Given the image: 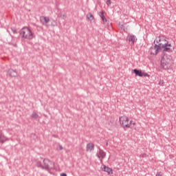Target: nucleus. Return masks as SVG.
<instances>
[{
    "label": "nucleus",
    "instance_id": "obj_19",
    "mask_svg": "<svg viewBox=\"0 0 176 176\" xmlns=\"http://www.w3.org/2000/svg\"><path fill=\"white\" fill-rule=\"evenodd\" d=\"M36 166L37 167H40V168H42V167H43V164H42V162H41L40 161H37Z\"/></svg>",
    "mask_w": 176,
    "mask_h": 176
},
{
    "label": "nucleus",
    "instance_id": "obj_24",
    "mask_svg": "<svg viewBox=\"0 0 176 176\" xmlns=\"http://www.w3.org/2000/svg\"><path fill=\"white\" fill-rule=\"evenodd\" d=\"M103 24H108V20L105 19V17H104L103 19H102Z\"/></svg>",
    "mask_w": 176,
    "mask_h": 176
},
{
    "label": "nucleus",
    "instance_id": "obj_20",
    "mask_svg": "<svg viewBox=\"0 0 176 176\" xmlns=\"http://www.w3.org/2000/svg\"><path fill=\"white\" fill-rule=\"evenodd\" d=\"M51 25L52 27H56L57 25V21H56L54 19H53L52 22L51 23Z\"/></svg>",
    "mask_w": 176,
    "mask_h": 176
},
{
    "label": "nucleus",
    "instance_id": "obj_1",
    "mask_svg": "<svg viewBox=\"0 0 176 176\" xmlns=\"http://www.w3.org/2000/svg\"><path fill=\"white\" fill-rule=\"evenodd\" d=\"M19 35L23 38V39H28L31 41L34 39V32L28 27H23L19 32Z\"/></svg>",
    "mask_w": 176,
    "mask_h": 176
},
{
    "label": "nucleus",
    "instance_id": "obj_26",
    "mask_svg": "<svg viewBox=\"0 0 176 176\" xmlns=\"http://www.w3.org/2000/svg\"><path fill=\"white\" fill-rule=\"evenodd\" d=\"M162 175H163V173H162V172H159V173H156V175H155V176H162Z\"/></svg>",
    "mask_w": 176,
    "mask_h": 176
},
{
    "label": "nucleus",
    "instance_id": "obj_5",
    "mask_svg": "<svg viewBox=\"0 0 176 176\" xmlns=\"http://www.w3.org/2000/svg\"><path fill=\"white\" fill-rule=\"evenodd\" d=\"M133 74H135V76H140V78H142V76L149 78L151 75L148 74V73L143 72L141 69H135L132 70Z\"/></svg>",
    "mask_w": 176,
    "mask_h": 176
},
{
    "label": "nucleus",
    "instance_id": "obj_4",
    "mask_svg": "<svg viewBox=\"0 0 176 176\" xmlns=\"http://www.w3.org/2000/svg\"><path fill=\"white\" fill-rule=\"evenodd\" d=\"M53 167H54V164H53L52 161H50L49 159L43 160L42 170H45V171H50Z\"/></svg>",
    "mask_w": 176,
    "mask_h": 176
},
{
    "label": "nucleus",
    "instance_id": "obj_6",
    "mask_svg": "<svg viewBox=\"0 0 176 176\" xmlns=\"http://www.w3.org/2000/svg\"><path fill=\"white\" fill-rule=\"evenodd\" d=\"M162 47L163 49L164 53H173V50H171V47H173V45H171V43H166L162 44Z\"/></svg>",
    "mask_w": 176,
    "mask_h": 176
},
{
    "label": "nucleus",
    "instance_id": "obj_12",
    "mask_svg": "<svg viewBox=\"0 0 176 176\" xmlns=\"http://www.w3.org/2000/svg\"><path fill=\"white\" fill-rule=\"evenodd\" d=\"M87 152H91V151H94V144L89 143L87 144L86 147Z\"/></svg>",
    "mask_w": 176,
    "mask_h": 176
},
{
    "label": "nucleus",
    "instance_id": "obj_9",
    "mask_svg": "<svg viewBox=\"0 0 176 176\" xmlns=\"http://www.w3.org/2000/svg\"><path fill=\"white\" fill-rule=\"evenodd\" d=\"M164 43H169L168 41L167 40H166V38H162V40L161 41V43H160L159 44H155V47L157 48V50H162V49L163 48V45H164Z\"/></svg>",
    "mask_w": 176,
    "mask_h": 176
},
{
    "label": "nucleus",
    "instance_id": "obj_21",
    "mask_svg": "<svg viewBox=\"0 0 176 176\" xmlns=\"http://www.w3.org/2000/svg\"><path fill=\"white\" fill-rule=\"evenodd\" d=\"M98 14H99L100 17H101V19H104V17H105L104 16V11H101V12H98Z\"/></svg>",
    "mask_w": 176,
    "mask_h": 176
},
{
    "label": "nucleus",
    "instance_id": "obj_22",
    "mask_svg": "<svg viewBox=\"0 0 176 176\" xmlns=\"http://www.w3.org/2000/svg\"><path fill=\"white\" fill-rule=\"evenodd\" d=\"M56 149H57L58 151H63V149H64V148H63V146H61L60 144H58V145L57 146Z\"/></svg>",
    "mask_w": 176,
    "mask_h": 176
},
{
    "label": "nucleus",
    "instance_id": "obj_11",
    "mask_svg": "<svg viewBox=\"0 0 176 176\" xmlns=\"http://www.w3.org/2000/svg\"><path fill=\"white\" fill-rule=\"evenodd\" d=\"M8 72L10 76H11L12 78H16V76H17V72L14 70L13 69H8Z\"/></svg>",
    "mask_w": 176,
    "mask_h": 176
},
{
    "label": "nucleus",
    "instance_id": "obj_8",
    "mask_svg": "<svg viewBox=\"0 0 176 176\" xmlns=\"http://www.w3.org/2000/svg\"><path fill=\"white\" fill-rule=\"evenodd\" d=\"M50 21V19H49V16H41L40 17V22L43 25H45L47 28H49V25H47V23Z\"/></svg>",
    "mask_w": 176,
    "mask_h": 176
},
{
    "label": "nucleus",
    "instance_id": "obj_10",
    "mask_svg": "<svg viewBox=\"0 0 176 176\" xmlns=\"http://www.w3.org/2000/svg\"><path fill=\"white\" fill-rule=\"evenodd\" d=\"M129 42H131V45H134L137 42V37L134 34H129L127 36Z\"/></svg>",
    "mask_w": 176,
    "mask_h": 176
},
{
    "label": "nucleus",
    "instance_id": "obj_14",
    "mask_svg": "<svg viewBox=\"0 0 176 176\" xmlns=\"http://www.w3.org/2000/svg\"><path fill=\"white\" fill-rule=\"evenodd\" d=\"M9 139L8 138L5 137L3 134L0 133V143L3 144V142H6Z\"/></svg>",
    "mask_w": 176,
    "mask_h": 176
},
{
    "label": "nucleus",
    "instance_id": "obj_3",
    "mask_svg": "<svg viewBox=\"0 0 176 176\" xmlns=\"http://www.w3.org/2000/svg\"><path fill=\"white\" fill-rule=\"evenodd\" d=\"M120 125L123 129H130L131 126V121L127 116H121L119 118Z\"/></svg>",
    "mask_w": 176,
    "mask_h": 176
},
{
    "label": "nucleus",
    "instance_id": "obj_17",
    "mask_svg": "<svg viewBox=\"0 0 176 176\" xmlns=\"http://www.w3.org/2000/svg\"><path fill=\"white\" fill-rule=\"evenodd\" d=\"M39 116H38V113H36V112H33L31 115V118H33V119H38V117Z\"/></svg>",
    "mask_w": 176,
    "mask_h": 176
},
{
    "label": "nucleus",
    "instance_id": "obj_13",
    "mask_svg": "<svg viewBox=\"0 0 176 176\" xmlns=\"http://www.w3.org/2000/svg\"><path fill=\"white\" fill-rule=\"evenodd\" d=\"M97 156L99 159H104L106 156L105 152H104V151L100 149L98 153H97Z\"/></svg>",
    "mask_w": 176,
    "mask_h": 176
},
{
    "label": "nucleus",
    "instance_id": "obj_18",
    "mask_svg": "<svg viewBox=\"0 0 176 176\" xmlns=\"http://www.w3.org/2000/svg\"><path fill=\"white\" fill-rule=\"evenodd\" d=\"M162 39H163V38H157L154 41L153 43H155V42H156V43H158V45H159V43H161Z\"/></svg>",
    "mask_w": 176,
    "mask_h": 176
},
{
    "label": "nucleus",
    "instance_id": "obj_7",
    "mask_svg": "<svg viewBox=\"0 0 176 176\" xmlns=\"http://www.w3.org/2000/svg\"><path fill=\"white\" fill-rule=\"evenodd\" d=\"M159 50H157V48H156V44H155V45H153L149 48L148 52L151 56H157V54H159Z\"/></svg>",
    "mask_w": 176,
    "mask_h": 176
},
{
    "label": "nucleus",
    "instance_id": "obj_29",
    "mask_svg": "<svg viewBox=\"0 0 176 176\" xmlns=\"http://www.w3.org/2000/svg\"><path fill=\"white\" fill-rule=\"evenodd\" d=\"M60 176H67V174H65V173H61V174H60Z\"/></svg>",
    "mask_w": 176,
    "mask_h": 176
},
{
    "label": "nucleus",
    "instance_id": "obj_15",
    "mask_svg": "<svg viewBox=\"0 0 176 176\" xmlns=\"http://www.w3.org/2000/svg\"><path fill=\"white\" fill-rule=\"evenodd\" d=\"M87 19L89 21H90V23H91L93 21V20H94V16H93V14L90 12H89L88 14H87Z\"/></svg>",
    "mask_w": 176,
    "mask_h": 176
},
{
    "label": "nucleus",
    "instance_id": "obj_16",
    "mask_svg": "<svg viewBox=\"0 0 176 176\" xmlns=\"http://www.w3.org/2000/svg\"><path fill=\"white\" fill-rule=\"evenodd\" d=\"M102 169L103 171H105L106 173H107L108 174H111V168L105 165H103L102 166Z\"/></svg>",
    "mask_w": 176,
    "mask_h": 176
},
{
    "label": "nucleus",
    "instance_id": "obj_31",
    "mask_svg": "<svg viewBox=\"0 0 176 176\" xmlns=\"http://www.w3.org/2000/svg\"><path fill=\"white\" fill-rule=\"evenodd\" d=\"M106 145H108V142H106Z\"/></svg>",
    "mask_w": 176,
    "mask_h": 176
},
{
    "label": "nucleus",
    "instance_id": "obj_30",
    "mask_svg": "<svg viewBox=\"0 0 176 176\" xmlns=\"http://www.w3.org/2000/svg\"><path fill=\"white\" fill-rule=\"evenodd\" d=\"M111 174H113V170H112V169H111Z\"/></svg>",
    "mask_w": 176,
    "mask_h": 176
},
{
    "label": "nucleus",
    "instance_id": "obj_23",
    "mask_svg": "<svg viewBox=\"0 0 176 176\" xmlns=\"http://www.w3.org/2000/svg\"><path fill=\"white\" fill-rule=\"evenodd\" d=\"M159 85H160V86H164V80H163L162 79L160 80Z\"/></svg>",
    "mask_w": 176,
    "mask_h": 176
},
{
    "label": "nucleus",
    "instance_id": "obj_25",
    "mask_svg": "<svg viewBox=\"0 0 176 176\" xmlns=\"http://www.w3.org/2000/svg\"><path fill=\"white\" fill-rule=\"evenodd\" d=\"M11 30L13 34H17V30H16V29L11 28Z\"/></svg>",
    "mask_w": 176,
    "mask_h": 176
},
{
    "label": "nucleus",
    "instance_id": "obj_28",
    "mask_svg": "<svg viewBox=\"0 0 176 176\" xmlns=\"http://www.w3.org/2000/svg\"><path fill=\"white\" fill-rule=\"evenodd\" d=\"M107 5H111V0H107Z\"/></svg>",
    "mask_w": 176,
    "mask_h": 176
},
{
    "label": "nucleus",
    "instance_id": "obj_27",
    "mask_svg": "<svg viewBox=\"0 0 176 176\" xmlns=\"http://www.w3.org/2000/svg\"><path fill=\"white\" fill-rule=\"evenodd\" d=\"M58 17H61L63 20H65V14H63V16H62V15L58 14Z\"/></svg>",
    "mask_w": 176,
    "mask_h": 176
},
{
    "label": "nucleus",
    "instance_id": "obj_2",
    "mask_svg": "<svg viewBox=\"0 0 176 176\" xmlns=\"http://www.w3.org/2000/svg\"><path fill=\"white\" fill-rule=\"evenodd\" d=\"M161 68L165 71L171 69L173 68V65L171 64V59L168 58L167 56L164 55L161 58Z\"/></svg>",
    "mask_w": 176,
    "mask_h": 176
}]
</instances>
